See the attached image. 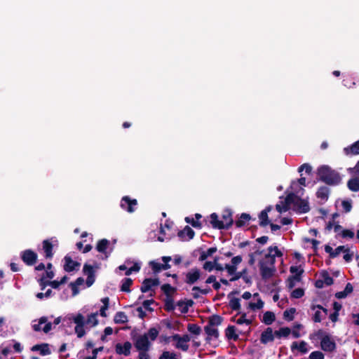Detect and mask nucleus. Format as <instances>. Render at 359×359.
Returning <instances> with one entry per match:
<instances>
[{"mask_svg":"<svg viewBox=\"0 0 359 359\" xmlns=\"http://www.w3.org/2000/svg\"><path fill=\"white\" fill-rule=\"evenodd\" d=\"M317 174L319 180L328 185H337L341 180L339 174L335 170H332L328 165L319 167Z\"/></svg>","mask_w":359,"mask_h":359,"instance_id":"nucleus-1","label":"nucleus"},{"mask_svg":"<svg viewBox=\"0 0 359 359\" xmlns=\"http://www.w3.org/2000/svg\"><path fill=\"white\" fill-rule=\"evenodd\" d=\"M292 204H293V210L298 213H306L310 210L308 201L302 198L300 196H298L295 194Z\"/></svg>","mask_w":359,"mask_h":359,"instance_id":"nucleus-2","label":"nucleus"},{"mask_svg":"<svg viewBox=\"0 0 359 359\" xmlns=\"http://www.w3.org/2000/svg\"><path fill=\"white\" fill-rule=\"evenodd\" d=\"M160 284L159 279L156 278H145L141 285L140 290L142 293L150 292L149 297H153L155 294L154 287H156Z\"/></svg>","mask_w":359,"mask_h":359,"instance_id":"nucleus-3","label":"nucleus"},{"mask_svg":"<svg viewBox=\"0 0 359 359\" xmlns=\"http://www.w3.org/2000/svg\"><path fill=\"white\" fill-rule=\"evenodd\" d=\"M184 274L185 276L184 280V283L189 285H191L196 283L200 279L201 271L200 269L194 267Z\"/></svg>","mask_w":359,"mask_h":359,"instance_id":"nucleus-4","label":"nucleus"},{"mask_svg":"<svg viewBox=\"0 0 359 359\" xmlns=\"http://www.w3.org/2000/svg\"><path fill=\"white\" fill-rule=\"evenodd\" d=\"M20 258L26 265L33 266L37 262L38 255L32 250L27 249L21 252Z\"/></svg>","mask_w":359,"mask_h":359,"instance_id":"nucleus-5","label":"nucleus"},{"mask_svg":"<svg viewBox=\"0 0 359 359\" xmlns=\"http://www.w3.org/2000/svg\"><path fill=\"white\" fill-rule=\"evenodd\" d=\"M320 348L325 352H333L337 348L335 341L332 339L330 334L325 336L320 341Z\"/></svg>","mask_w":359,"mask_h":359,"instance_id":"nucleus-6","label":"nucleus"},{"mask_svg":"<svg viewBox=\"0 0 359 359\" xmlns=\"http://www.w3.org/2000/svg\"><path fill=\"white\" fill-rule=\"evenodd\" d=\"M294 198V193H289L285 197L283 201H280V203L276 204V209L279 213L287 212L290 208V205L293 202Z\"/></svg>","mask_w":359,"mask_h":359,"instance_id":"nucleus-7","label":"nucleus"},{"mask_svg":"<svg viewBox=\"0 0 359 359\" xmlns=\"http://www.w3.org/2000/svg\"><path fill=\"white\" fill-rule=\"evenodd\" d=\"M151 343L149 341L148 336L145 334L136 338V350L137 351H149Z\"/></svg>","mask_w":359,"mask_h":359,"instance_id":"nucleus-8","label":"nucleus"},{"mask_svg":"<svg viewBox=\"0 0 359 359\" xmlns=\"http://www.w3.org/2000/svg\"><path fill=\"white\" fill-rule=\"evenodd\" d=\"M243 259L241 255L233 257L231 259V264H226L225 269L226 270L229 275H233L235 273L237 269V265L242 262Z\"/></svg>","mask_w":359,"mask_h":359,"instance_id":"nucleus-9","label":"nucleus"},{"mask_svg":"<svg viewBox=\"0 0 359 359\" xmlns=\"http://www.w3.org/2000/svg\"><path fill=\"white\" fill-rule=\"evenodd\" d=\"M131 348V343L129 341H126L123 344H121L120 343L116 344L115 346V350L117 354L128 356L130 354Z\"/></svg>","mask_w":359,"mask_h":359,"instance_id":"nucleus-10","label":"nucleus"},{"mask_svg":"<svg viewBox=\"0 0 359 359\" xmlns=\"http://www.w3.org/2000/svg\"><path fill=\"white\" fill-rule=\"evenodd\" d=\"M260 274L263 280H268L273 276L276 271L275 266H263V264L259 265Z\"/></svg>","mask_w":359,"mask_h":359,"instance_id":"nucleus-11","label":"nucleus"},{"mask_svg":"<svg viewBox=\"0 0 359 359\" xmlns=\"http://www.w3.org/2000/svg\"><path fill=\"white\" fill-rule=\"evenodd\" d=\"M275 334L273 333L271 327H267L264 332H262L260 337V342L263 344H266L269 342L274 341Z\"/></svg>","mask_w":359,"mask_h":359,"instance_id":"nucleus-12","label":"nucleus"},{"mask_svg":"<svg viewBox=\"0 0 359 359\" xmlns=\"http://www.w3.org/2000/svg\"><path fill=\"white\" fill-rule=\"evenodd\" d=\"M42 249L45 253L46 259H51L53 257V245L50 240L46 239L42 242Z\"/></svg>","mask_w":359,"mask_h":359,"instance_id":"nucleus-13","label":"nucleus"},{"mask_svg":"<svg viewBox=\"0 0 359 359\" xmlns=\"http://www.w3.org/2000/svg\"><path fill=\"white\" fill-rule=\"evenodd\" d=\"M210 224L212 227L215 229H225L224 222L222 220H219L217 213H212L210 217Z\"/></svg>","mask_w":359,"mask_h":359,"instance_id":"nucleus-14","label":"nucleus"},{"mask_svg":"<svg viewBox=\"0 0 359 359\" xmlns=\"http://www.w3.org/2000/svg\"><path fill=\"white\" fill-rule=\"evenodd\" d=\"M65 262L64 270L67 272H72L76 270V267H79L81 265L79 262L74 261L69 256L65 257Z\"/></svg>","mask_w":359,"mask_h":359,"instance_id":"nucleus-15","label":"nucleus"},{"mask_svg":"<svg viewBox=\"0 0 359 359\" xmlns=\"http://www.w3.org/2000/svg\"><path fill=\"white\" fill-rule=\"evenodd\" d=\"M185 236L188 237V241L193 239L195 236L194 231L189 226H186L182 230L179 231L177 233V236L182 241L186 240Z\"/></svg>","mask_w":359,"mask_h":359,"instance_id":"nucleus-16","label":"nucleus"},{"mask_svg":"<svg viewBox=\"0 0 359 359\" xmlns=\"http://www.w3.org/2000/svg\"><path fill=\"white\" fill-rule=\"evenodd\" d=\"M204 331L208 335L206 337V341L208 342H209L212 338L215 339H217L219 338V330L217 328L206 325L204 327Z\"/></svg>","mask_w":359,"mask_h":359,"instance_id":"nucleus-17","label":"nucleus"},{"mask_svg":"<svg viewBox=\"0 0 359 359\" xmlns=\"http://www.w3.org/2000/svg\"><path fill=\"white\" fill-rule=\"evenodd\" d=\"M248 273V269L247 268L243 269L242 271L238 272H235L234 274H233L232 277L229 279V281L234 282L236 280H238L240 278H243V280L246 283H250V279L248 276H246Z\"/></svg>","mask_w":359,"mask_h":359,"instance_id":"nucleus-18","label":"nucleus"},{"mask_svg":"<svg viewBox=\"0 0 359 359\" xmlns=\"http://www.w3.org/2000/svg\"><path fill=\"white\" fill-rule=\"evenodd\" d=\"M32 351H39L40 354L41 355H47L50 354L51 351L49 348L48 344L43 343L41 344H36L33 346L31 348Z\"/></svg>","mask_w":359,"mask_h":359,"instance_id":"nucleus-19","label":"nucleus"},{"mask_svg":"<svg viewBox=\"0 0 359 359\" xmlns=\"http://www.w3.org/2000/svg\"><path fill=\"white\" fill-rule=\"evenodd\" d=\"M135 205V199L130 200L128 196H124L122 198L121 202V207L126 210L129 212H133V206Z\"/></svg>","mask_w":359,"mask_h":359,"instance_id":"nucleus-20","label":"nucleus"},{"mask_svg":"<svg viewBox=\"0 0 359 359\" xmlns=\"http://www.w3.org/2000/svg\"><path fill=\"white\" fill-rule=\"evenodd\" d=\"M344 152L346 156H352L359 154V140L356 141L351 146L345 147Z\"/></svg>","mask_w":359,"mask_h":359,"instance_id":"nucleus-21","label":"nucleus"},{"mask_svg":"<svg viewBox=\"0 0 359 359\" xmlns=\"http://www.w3.org/2000/svg\"><path fill=\"white\" fill-rule=\"evenodd\" d=\"M161 290L165 295V298H171L173 297V294L177 292V289L169 283H165L161 286Z\"/></svg>","mask_w":359,"mask_h":359,"instance_id":"nucleus-22","label":"nucleus"},{"mask_svg":"<svg viewBox=\"0 0 359 359\" xmlns=\"http://www.w3.org/2000/svg\"><path fill=\"white\" fill-rule=\"evenodd\" d=\"M236 328L234 325H229L225 330V336L229 340L237 341L238 334L236 333Z\"/></svg>","mask_w":359,"mask_h":359,"instance_id":"nucleus-23","label":"nucleus"},{"mask_svg":"<svg viewBox=\"0 0 359 359\" xmlns=\"http://www.w3.org/2000/svg\"><path fill=\"white\" fill-rule=\"evenodd\" d=\"M109 245V241L106 239L103 238L100 240L97 245H96V250L97 252H101L102 254H104L106 255V257H108L109 255H107V249Z\"/></svg>","mask_w":359,"mask_h":359,"instance_id":"nucleus-24","label":"nucleus"},{"mask_svg":"<svg viewBox=\"0 0 359 359\" xmlns=\"http://www.w3.org/2000/svg\"><path fill=\"white\" fill-rule=\"evenodd\" d=\"M198 251L200 252V257L198 260L200 262L205 261L208 257L212 256L214 253L217 251V248L216 247H212L208 248L206 251L201 250L198 249Z\"/></svg>","mask_w":359,"mask_h":359,"instance_id":"nucleus-25","label":"nucleus"},{"mask_svg":"<svg viewBox=\"0 0 359 359\" xmlns=\"http://www.w3.org/2000/svg\"><path fill=\"white\" fill-rule=\"evenodd\" d=\"M294 349H297L303 354L306 353L308 352L307 343L304 341H301L299 344L294 341L291 345V350L293 351Z\"/></svg>","mask_w":359,"mask_h":359,"instance_id":"nucleus-26","label":"nucleus"},{"mask_svg":"<svg viewBox=\"0 0 359 359\" xmlns=\"http://www.w3.org/2000/svg\"><path fill=\"white\" fill-rule=\"evenodd\" d=\"M276 259L272 254L267 253L265 255L264 258L261 259L259 262V265L263 264V266H275Z\"/></svg>","mask_w":359,"mask_h":359,"instance_id":"nucleus-27","label":"nucleus"},{"mask_svg":"<svg viewBox=\"0 0 359 359\" xmlns=\"http://www.w3.org/2000/svg\"><path fill=\"white\" fill-rule=\"evenodd\" d=\"M223 222H224L225 229H229L233 224V220L232 213L229 210H226L222 215Z\"/></svg>","mask_w":359,"mask_h":359,"instance_id":"nucleus-28","label":"nucleus"},{"mask_svg":"<svg viewBox=\"0 0 359 359\" xmlns=\"http://www.w3.org/2000/svg\"><path fill=\"white\" fill-rule=\"evenodd\" d=\"M353 285L350 283H348L346 285V287H345V288H344V290L343 291L337 292L335 294V297L337 298V299H344L348 294H351L353 292Z\"/></svg>","mask_w":359,"mask_h":359,"instance_id":"nucleus-29","label":"nucleus"},{"mask_svg":"<svg viewBox=\"0 0 359 359\" xmlns=\"http://www.w3.org/2000/svg\"><path fill=\"white\" fill-rule=\"evenodd\" d=\"M302 276V271L297 274L292 275L287 279V285L289 289H292L295 285V281H300Z\"/></svg>","mask_w":359,"mask_h":359,"instance_id":"nucleus-30","label":"nucleus"},{"mask_svg":"<svg viewBox=\"0 0 359 359\" xmlns=\"http://www.w3.org/2000/svg\"><path fill=\"white\" fill-rule=\"evenodd\" d=\"M222 322L223 318L219 315L215 314L209 317L207 325L210 327L219 326Z\"/></svg>","mask_w":359,"mask_h":359,"instance_id":"nucleus-31","label":"nucleus"},{"mask_svg":"<svg viewBox=\"0 0 359 359\" xmlns=\"http://www.w3.org/2000/svg\"><path fill=\"white\" fill-rule=\"evenodd\" d=\"M329 194L330 189L325 186H322L318 189L316 196L322 200H327Z\"/></svg>","mask_w":359,"mask_h":359,"instance_id":"nucleus-32","label":"nucleus"},{"mask_svg":"<svg viewBox=\"0 0 359 359\" xmlns=\"http://www.w3.org/2000/svg\"><path fill=\"white\" fill-rule=\"evenodd\" d=\"M251 219V216L248 213H242L238 220L236 221L235 224L236 227L241 228L245 226L246 222Z\"/></svg>","mask_w":359,"mask_h":359,"instance_id":"nucleus-33","label":"nucleus"},{"mask_svg":"<svg viewBox=\"0 0 359 359\" xmlns=\"http://www.w3.org/2000/svg\"><path fill=\"white\" fill-rule=\"evenodd\" d=\"M326 335H330V334L325 332L323 329H319L316 332L310 334L309 339L311 341H316L318 339H320L321 341L322 339Z\"/></svg>","mask_w":359,"mask_h":359,"instance_id":"nucleus-34","label":"nucleus"},{"mask_svg":"<svg viewBox=\"0 0 359 359\" xmlns=\"http://www.w3.org/2000/svg\"><path fill=\"white\" fill-rule=\"evenodd\" d=\"M276 320V316L274 313L272 311H266L264 313L262 322L267 325H271Z\"/></svg>","mask_w":359,"mask_h":359,"instance_id":"nucleus-35","label":"nucleus"},{"mask_svg":"<svg viewBox=\"0 0 359 359\" xmlns=\"http://www.w3.org/2000/svg\"><path fill=\"white\" fill-rule=\"evenodd\" d=\"M348 188L354 192L359 191V179L357 177L350 179L347 182Z\"/></svg>","mask_w":359,"mask_h":359,"instance_id":"nucleus-36","label":"nucleus"},{"mask_svg":"<svg viewBox=\"0 0 359 359\" xmlns=\"http://www.w3.org/2000/svg\"><path fill=\"white\" fill-rule=\"evenodd\" d=\"M114 321L116 324L125 323L128 322V317L123 311H118L115 314Z\"/></svg>","mask_w":359,"mask_h":359,"instance_id":"nucleus-37","label":"nucleus"},{"mask_svg":"<svg viewBox=\"0 0 359 359\" xmlns=\"http://www.w3.org/2000/svg\"><path fill=\"white\" fill-rule=\"evenodd\" d=\"M291 333V330L288 327H280L278 330L274 332V334L278 338L287 337Z\"/></svg>","mask_w":359,"mask_h":359,"instance_id":"nucleus-38","label":"nucleus"},{"mask_svg":"<svg viewBox=\"0 0 359 359\" xmlns=\"http://www.w3.org/2000/svg\"><path fill=\"white\" fill-rule=\"evenodd\" d=\"M259 219V226L264 227L270 224V220L269 219L268 214L266 213L265 211H261V212L258 215Z\"/></svg>","mask_w":359,"mask_h":359,"instance_id":"nucleus-39","label":"nucleus"},{"mask_svg":"<svg viewBox=\"0 0 359 359\" xmlns=\"http://www.w3.org/2000/svg\"><path fill=\"white\" fill-rule=\"evenodd\" d=\"M264 305V302L262 300V299L259 298L256 303L249 302L248 304L247 309L252 311H256L262 309Z\"/></svg>","mask_w":359,"mask_h":359,"instance_id":"nucleus-40","label":"nucleus"},{"mask_svg":"<svg viewBox=\"0 0 359 359\" xmlns=\"http://www.w3.org/2000/svg\"><path fill=\"white\" fill-rule=\"evenodd\" d=\"M101 302L103 306H102L100 309V314L102 317H106V311L108 309L109 305V298L108 297H104L101 299Z\"/></svg>","mask_w":359,"mask_h":359,"instance_id":"nucleus-41","label":"nucleus"},{"mask_svg":"<svg viewBox=\"0 0 359 359\" xmlns=\"http://www.w3.org/2000/svg\"><path fill=\"white\" fill-rule=\"evenodd\" d=\"M175 309V306L174 304V299L171 298H165L164 300V309L167 312L173 311Z\"/></svg>","mask_w":359,"mask_h":359,"instance_id":"nucleus-42","label":"nucleus"},{"mask_svg":"<svg viewBox=\"0 0 359 359\" xmlns=\"http://www.w3.org/2000/svg\"><path fill=\"white\" fill-rule=\"evenodd\" d=\"M229 305L233 311H239L241 309L240 299L237 297L229 298Z\"/></svg>","mask_w":359,"mask_h":359,"instance_id":"nucleus-43","label":"nucleus"},{"mask_svg":"<svg viewBox=\"0 0 359 359\" xmlns=\"http://www.w3.org/2000/svg\"><path fill=\"white\" fill-rule=\"evenodd\" d=\"M98 315L97 312L92 313L88 316L86 324L91 325V326H96L98 324V320L97 318Z\"/></svg>","mask_w":359,"mask_h":359,"instance_id":"nucleus-44","label":"nucleus"},{"mask_svg":"<svg viewBox=\"0 0 359 359\" xmlns=\"http://www.w3.org/2000/svg\"><path fill=\"white\" fill-rule=\"evenodd\" d=\"M188 331L195 335H199L201 332V327L197 324L189 323L187 325Z\"/></svg>","mask_w":359,"mask_h":359,"instance_id":"nucleus-45","label":"nucleus"},{"mask_svg":"<svg viewBox=\"0 0 359 359\" xmlns=\"http://www.w3.org/2000/svg\"><path fill=\"white\" fill-rule=\"evenodd\" d=\"M238 314H241V317L236 320V323L238 325H242V324L245 323L248 325H250L252 323V320L246 318V316H247L246 313H242V312L239 311L238 313Z\"/></svg>","mask_w":359,"mask_h":359,"instance_id":"nucleus-46","label":"nucleus"},{"mask_svg":"<svg viewBox=\"0 0 359 359\" xmlns=\"http://www.w3.org/2000/svg\"><path fill=\"white\" fill-rule=\"evenodd\" d=\"M133 284V280L129 278H125L123 280V283L121 287V290L123 292H129L130 291V287Z\"/></svg>","mask_w":359,"mask_h":359,"instance_id":"nucleus-47","label":"nucleus"},{"mask_svg":"<svg viewBox=\"0 0 359 359\" xmlns=\"http://www.w3.org/2000/svg\"><path fill=\"white\" fill-rule=\"evenodd\" d=\"M296 312L295 308H290L289 309H286L283 312L284 318L287 321H291L294 319V314Z\"/></svg>","mask_w":359,"mask_h":359,"instance_id":"nucleus-48","label":"nucleus"},{"mask_svg":"<svg viewBox=\"0 0 359 359\" xmlns=\"http://www.w3.org/2000/svg\"><path fill=\"white\" fill-rule=\"evenodd\" d=\"M162 264L161 263H158L156 261H151L149 262V266H151L153 273L156 274L161 271L163 270Z\"/></svg>","mask_w":359,"mask_h":359,"instance_id":"nucleus-49","label":"nucleus"},{"mask_svg":"<svg viewBox=\"0 0 359 359\" xmlns=\"http://www.w3.org/2000/svg\"><path fill=\"white\" fill-rule=\"evenodd\" d=\"M184 220L187 223L190 224L193 227H194L196 229H200L202 228V223L199 221L194 219L192 217H186Z\"/></svg>","mask_w":359,"mask_h":359,"instance_id":"nucleus-50","label":"nucleus"},{"mask_svg":"<svg viewBox=\"0 0 359 359\" xmlns=\"http://www.w3.org/2000/svg\"><path fill=\"white\" fill-rule=\"evenodd\" d=\"M73 321L76 325V326H84L86 320L81 313H78L76 316L73 317Z\"/></svg>","mask_w":359,"mask_h":359,"instance_id":"nucleus-51","label":"nucleus"},{"mask_svg":"<svg viewBox=\"0 0 359 359\" xmlns=\"http://www.w3.org/2000/svg\"><path fill=\"white\" fill-rule=\"evenodd\" d=\"M343 84L346 88H351L355 86L356 83L353 77L347 76L343 80Z\"/></svg>","mask_w":359,"mask_h":359,"instance_id":"nucleus-52","label":"nucleus"},{"mask_svg":"<svg viewBox=\"0 0 359 359\" xmlns=\"http://www.w3.org/2000/svg\"><path fill=\"white\" fill-rule=\"evenodd\" d=\"M290 189H291L292 190V191H290V193H294L296 195L299 194L300 191H302V192L304 191V189L302 187H299L298 182H297L294 180L291 182Z\"/></svg>","mask_w":359,"mask_h":359,"instance_id":"nucleus-53","label":"nucleus"},{"mask_svg":"<svg viewBox=\"0 0 359 359\" xmlns=\"http://www.w3.org/2000/svg\"><path fill=\"white\" fill-rule=\"evenodd\" d=\"M269 253L271 254L272 252H274V254H272V256H274V259L276 257H283V252L278 249L277 246H270L268 248Z\"/></svg>","mask_w":359,"mask_h":359,"instance_id":"nucleus-54","label":"nucleus"},{"mask_svg":"<svg viewBox=\"0 0 359 359\" xmlns=\"http://www.w3.org/2000/svg\"><path fill=\"white\" fill-rule=\"evenodd\" d=\"M38 283L41 290H43L47 286H50V280L46 279L44 274L38 280Z\"/></svg>","mask_w":359,"mask_h":359,"instance_id":"nucleus-55","label":"nucleus"},{"mask_svg":"<svg viewBox=\"0 0 359 359\" xmlns=\"http://www.w3.org/2000/svg\"><path fill=\"white\" fill-rule=\"evenodd\" d=\"M83 272L87 276H93L95 274V271L93 267L88 264H85L83 268Z\"/></svg>","mask_w":359,"mask_h":359,"instance_id":"nucleus-56","label":"nucleus"},{"mask_svg":"<svg viewBox=\"0 0 359 359\" xmlns=\"http://www.w3.org/2000/svg\"><path fill=\"white\" fill-rule=\"evenodd\" d=\"M159 359H177V355L173 352L168 351H163L160 355Z\"/></svg>","mask_w":359,"mask_h":359,"instance_id":"nucleus-57","label":"nucleus"},{"mask_svg":"<svg viewBox=\"0 0 359 359\" xmlns=\"http://www.w3.org/2000/svg\"><path fill=\"white\" fill-rule=\"evenodd\" d=\"M322 277L323 278V282L327 285H332L334 283L333 278L330 276L329 273L327 271H323L322 273Z\"/></svg>","mask_w":359,"mask_h":359,"instance_id":"nucleus-58","label":"nucleus"},{"mask_svg":"<svg viewBox=\"0 0 359 359\" xmlns=\"http://www.w3.org/2000/svg\"><path fill=\"white\" fill-rule=\"evenodd\" d=\"M304 295V290L302 288L294 289L292 293L291 297L295 299H299Z\"/></svg>","mask_w":359,"mask_h":359,"instance_id":"nucleus-59","label":"nucleus"},{"mask_svg":"<svg viewBox=\"0 0 359 359\" xmlns=\"http://www.w3.org/2000/svg\"><path fill=\"white\" fill-rule=\"evenodd\" d=\"M341 205L344 212L347 213L351 212L352 209V203L351 200H344L341 202Z\"/></svg>","mask_w":359,"mask_h":359,"instance_id":"nucleus-60","label":"nucleus"},{"mask_svg":"<svg viewBox=\"0 0 359 359\" xmlns=\"http://www.w3.org/2000/svg\"><path fill=\"white\" fill-rule=\"evenodd\" d=\"M185 306H184L181 309L180 312L182 313H187L189 311V308L192 306L194 304V302L192 299H187L184 301Z\"/></svg>","mask_w":359,"mask_h":359,"instance_id":"nucleus-61","label":"nucleus"},{"mask_svg":"<svg viewBox=\"0 0 359 359\" xmlns=\"http://www.w3.org/2000/svg\"><path fill=\"white\" fill-rule=\"evenodd\" d=\"M146 334L148 336V337H149L152 341H154L158 335V330L155 327H151L149 330L148 333Z\"/></svg>","mask_w":359,"mask_h":359,"instance_id":"nucleus-62","label":"nucleus"},{"mask_svg":"<svg viewBox=\"0 0 359 359\" xmlns=\"http://www.w3.org/2000/svg\"><path fill=\"white\" fill-rule=\"evenodd\" d=\"M324 354L319 351H315L310 353L308 359H324Z\"/></svg>","mask_w":359,"mask_h":359,"instance_id":"nucleus-63","label":"nucleus"},{"mask_svg":"<svg viewBox=\"0 0 359 359\" xmlns=\"http://www.w3.org/2000/svg\"><path fill=\"white\" fill-rule=\"evenodd\" d=\"M324 318L325 317L322 315L321 311H316L312 317V320L314 323H320Z\"/></svg>","mask_w":359,"mask_h":359,"instance_id":"nucleus-64","label":"nucleus"}]
</instances>
